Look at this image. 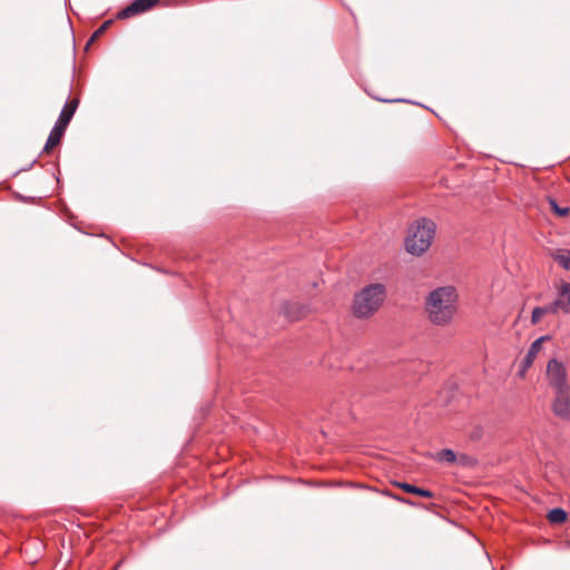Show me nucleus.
<instances>
[{
  "label": "nucleus",
  "instance_id": "2",
  "mask_svg": "<svg viewBox=\"0 0 570 570\" xmlns=\"http://www.w3.org/2000/svg\"><path fill=\"white\" fill-rule=\"evenodd\" d=\"M386 297L385 286L371 284L355 294L352 311L357 318H367L375 314Z\"/></svg>",
  "mask_w": 570,
  "mask_h": 570
},
{
  "label": "nucleus",
  "instance_id": "19",
  "mask_svg": "<svg viewBox=\"0 0 570 570\" xmlns=\"http://www.w3.org/2000/svg\"><path fill=\"white\" fill-rule=\"evenodd\" d=\"M469 435H470L471 440H474V441L481 440L484 435L483 426H481V425L473 426L472 430L470 431Z\"/></svg>",
  "mask_w": 570,
  "mask_h": 570
},
{
  "label": "nucleus",
  "instance_id": "5",
  "mask_svg": "<svg viewBox=\"0 0 570 570\" xmlns=\"http://www.w3.org/2000/svg\"><path fill=\"white\" fill-rule=\"evenodd\" d=\"M160 0H135L128 7L118 12V19H127L144 13L159 3Z\"/></svg>",
  "mask_w": 570,
  "mask_h": 570
},
{
  "label": "nucleus",
  "instance_id": "3",
  "mask_svg": "<svg viewBox=\"0 0 570 570\" xmlns=\"http://www.w3.org/2000/svg\"><path fill=\"white\" fill-rule=\"evenodd\" d=\"M435 224L428 218H420L413 223L407 230L405 249L415 256L426 252L435 235Z\"/></svg>",
  "mask_w": 570,
  "mask_h": 570
},
{
  "label": "nucleus",
  "instance_id": "18",
  "mask_svg": "<svg viewBox=\"0 0 570 570\" xmlns=\"http://www.w3.org/2000/svg\"><path fill=\"white\" fill-rule=\"evenodd\" d=\"M112 23L111 20H108V21H105L95 32L94 35L91 36L90 40H89V43L94 42L95 40H97L108 28L109 26Z\"/></svg>",
  "mask_w": 570,
  "mask_h": 570
},
{
  "label": "nucleus",
  "instance_id": "16",
  "mask_svg": "<svg viewBox=\"0 0 570 570\" xmlns=\"http://www.w3.org/2000/svg\"><path fill=\"white\" fill-rule=\"evenodd\" d=\"M548 202H549L551 210L556 215H558L560 217H567L570 214V208L569 207H561V206H559L553 198H549Z\"/></svg>",
  "mask_w": 570,
  "mask_h": 570
},
{
  "label": "nucleus",
  "instance_id": "14",
  "mask_svg": "<svg viewBox=\"0 0 570 570\" xmlns=\"http://www.w3.org/2000/svg\"><path fill=\"white\" fill-rule=\"evenodd\" d=\"M552 257L564 269L570 271V252L566 249H558L552 254Z\"/></svg>",
  "mask_w": 570,
  "mask_h": 570
},
{
  "label": "nucleus",
  "instance_id": "12",
  "mask_svg": "<svg viewBox=\"0 0 570 570\" xmlns=\"http://www.w3.org/2000/svg\"><path fill=\"white\" fill-rule=\"evenodd\" d=\"M557 313L558 312H557L553 303H550L544 306L535 307L532 311L531 322H532V324H538L541 321L542 316H544L546 314H557Z\"/></svg>",
  "mask_w": 570,
  "mask_h": 570
},
{
  "label": "nucleus",
  "instance_id": "1",
  "mask_svg": "<svg viewBox=\"0 0 570 570\" xmlns=\"http://www.w3.org/2000/svg\"><path fill=\"white\" fill-rule=\"evenodd\" d=\"M458 297L453 286H442L430 292L424 303L428 320L438 326L450 325L458 312Z\"/></svg>",
  "mask_w": 570,
  "mask_h": 570
},
{
  "label": "nucleus",
  "instance_id": "20",
  "mask_svg": "<svg viewBox=\"0 0 570 570\" xmlns=\"http://www.w3.org/2000/svg\"><path fill=\"white\" fill-rule=\"evenodd\" d=\"M472 462H473V460L471 458H469L468 455L460 456L461 464L468 465V464H471Z\"/></svg>",
  "mask_w": 570,
  "mask_h": 570
},
{
  "label": "nucleus",
  "instance_id": "13",
  "mask_svg": "<svg viewBox=\"0 0 570 570\" xmlns=\"http://www.w3.org/2000/svg\"><path fill=\"white\" fill-rule=\"evenodd\" d=\"M396 485L407 493L417 494L424 498H433V493L429 490L417 488L409 483H396Z\"/></svg>",
  "mask_w": 570,
  "mask_h": 570
},
{
  "label": "nucleus",
  "instance_id": "17",
  "mask_svg": "<svg viewBox=\"0 0 570 570\" xmlns=\"http://www.w3.org/2000/svg\"><path fill=\"white\" fill-rule=\"evenodd\" d=\"M436 459L440 461H446L449 463H454L456 461V455L452 450L444 449L436 453Z\"/></svg>",
  "mask_w": 570,
  "mask_h": 570
},
{
  "label": "nucleus",
  "instance_id": "8",
  "mask_svg": "<svg viewBox=\"0 0 570 570\" xmlns=\"http://www.w3.org/2000/svg\"><path fill=\"white\" fill-rule=\"evenodd\" d=\"M547 340H549V336H541L531 344L524 360L520 364V370L518 372L520 377H524L525 372L531 367L534 358L542 348L543 342Z\"/></svg>",
  "mask_w": 570,
  "mask_h": 570
},
{
  "label": "nucleus",
  "instance_id": "4",
  "mask_svg": "<svg viewBox=\"0 0 570 570\" xmlns=\"http://www.w3.org/2000/svg\"><path fill=\"white\" fill-rule=\"evenodd\" d=\"M547 376L550 385L557 391L570 387L567 383V371L562 363L551 360L547 366Z\"/></svg>",
  "mask_w": 570,
  "mask_h": 570
},
{
  "label": "nucleus",
  "instance_id": "6",
  "mask_svg": "<svg viewBox=\"0 0 570 570\" xmlns=\"http://www.w3.org/2000/svg\"><path fill=\"white\" fill-rule=\"evenodd\" d=\"M553 412L561 419L570 417V387L556 391Z\"/></svg>",
  "mask_w": 570,
  "mask_h": 570
},
{
  "label": "nucleus",
  "instance_id": "11",
  "mask_svg": "<svg viewBox=\"0 0 570 570\" xmlns=\"http://www.w3.org/2000/svg\"><path fill=\"white\" fill-rule=\"evenodd\" d=\"M78 105H79V100L77 98H73L70 101H68L65 105V107L62 108L57 122L65 127H68L70 120L72 119V117L78 108Z\"/></svg>",
  "mask_w": 570,
  "mask_h": 570
},
{
  "label": "nucleus",
  "instance_id": "9",
  "mask_svg": "<svg viewBox=\"0 0 570 570\" xmlns=\"http://www.w3.org/2000/svg\"><path fill=\"white\" fill-rule=\"evenodd\" d=\"M557 312L570 314V283H563L559 288L558 298L552 302Z\"/></svg>",
  "mask_w": 570,
  "mask_h": 570
},
{
  "label": "nucleus",
  "instance_id": "15",
  "mask_svg": "<svg viewBox=\"0 0 570 570\" xmlns=\"http://www.w3.org/2000/svg\"><path fill=\"white\" fill-rule=\"evenodd\" d=\"M547 518L551 523L560 524L567 520V512L561 508H556L549 511Z\"/></svg>",
  "mask_w": 570,
  "mask_h": 570
},
{
  "label": "nucleus",
  "instance_id": "7",
  "mask_svg": "<svg viewBox=\"0 0 570 570\" xmlns=\"http://www.w3.org/2000/svg\"><path fill=\"white\" fill-rule=\"evenodd\" d=\"M311 312L307 305L298 302H286L281 306V313L291 322L298 321Z\"/></svg>",
  "mask_w": 570,
  "mask_h": 570
},
{
  "label": "nucleus",
  "instance_id": "10",
  "mask_svg": "<svg viewBox=\"0 0 570 570\" xmlns=\"http://www.w3.org/2000/svg\"><path fill=\"white\" fill-rule=\"evenodd\" d=\"M67 127L56 122L55 127L52 128L48 140L46 142V146L43 148L45 153H50L56 146L60 144V140L66 131Z\"/></svg>",
  "mask_w": 570,
  "mask_h": 570
}]
</instances>
